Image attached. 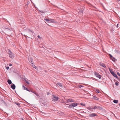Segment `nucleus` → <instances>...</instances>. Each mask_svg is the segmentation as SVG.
<instances>
[{
  "label": "nucleus",
  "instance_id": "nucleus-1",
  "mask_svg": "<svg viewBox=\"0 0 120 120\" xmlns=\"http://www.w3.org/2000/svg\"><path fill=\"white\" fill-rule=\"evenodd\" d=\"M26 31L27 33V35H31L32 36L34 34V32L33 31H32L29 29H27L26 30Z\"/></svg>",
  "mask_w": 120,
  "mask_h": 120
},
{
  "label": "nucleus",
  "instance_id": "nucleus-2",
  "mask_svg": "<svg viewBox=\"0 0 120 120\" xmlns=\"http://www.w3.org/2000/svg\"><path fill=\"white\" fill-rule=\"evenodd\" d=\"M8 54L10 57L13 59L15 56V54L9 49H8Z\"/></svg>",
  "mask_w": 120,
  "mask_h": 120
},
{
  "label": "nucleus",
  "instance_id": "nucleus-3",
  "mask_svg": "<svg viewBox=\"0 0 120 120\" xmlns=\"http://www.w3.org/2000/svg\"><path fill=\"white\" fill-rule=\"evenodd\" d=\"M78 104L77 103H74L71 104L68 106V108H73L77 105Z\"/></svg>",
  "mask_w": 120,
  "mask_h": 120
},
{
  "label": "nucleus",
  "instance_id": "nucleus-4",
  "mask_svg": "<svg viewBox=\"0 0 120 120\" xmlns=\"http://www.w3.org/2000/svg\"><path fill=\"white\" fill-rule=\"evenodd\" d=\"M74 102V100L72 99H68L66 100V101L63 102L65 104L66 103H68L70 102Z\"/></svg>",
  "mask_w": 120,
  "mask_h": 120
},
{
  "label": "nucleus",
  "instance_id": "nucleus-5",
  "mask_svg": "<svg viewBox=\"0 0 120 120\" xmlns=\"http://www.w3.org/2000/svg\"><path fill=\"white\" fill-rule=\"evenodd\" d=\"M94 75L95 76L99 79H100L101 78V75H100L98 73L95 72Z\"/></svg>",
  "mask_w": 120,
  "mask_h": 120
},
{
  "label": "nucleus",
  "instance_id": "nucleus-6",
  "mask_svg": "<svg viewBox=\"0 0 120 120\" xmlns=\"http://www.w3.org/2000/svg\"><path fill=\"white\" fill-rule=\"evenodd\" d=\"M39 101L41 102L45 106L47 105V103L46 102H45V100H43L42 99H40Z\"/></svg>",
  "mask_w": 120,
  "mask_h": 120
},
{
  "label": "nucleus",
  "instance_id": "nucleus-7",
  "mask_svg": "<svg viewBox=\"0 0 120 120\" xmlns=\"http://www.w3.org/2000/svg\"><path fill=\"white\" fill-rule=\"evenodd\" d=\"M93 109H99V110H101L102 109V108L100 106H94L93 108Z\"/></svg>",
  "mask_w": 120,
  "mask_h": 120
},
{
  "label": "nucleus",
  "instance_id": "nucleus-8",
  "mask_svg": "<svg viewBox=\"0 0 120 120\" xmlns=\"http://www.w3.org/2000/svg\"><path fill=\"white\" fill-rule=\"evenodd\" d=\"M52 98V100H54L55 101H57L59 98L58 97L54 96H53Z\"/></svg>",
  "mask_w": 120,
  "mask_h": 120
},
{
  "label": "nucleus",
  "instance_id": "nucleus-9",
  "mask_svg": "<svg viewBox=\"0 0 120 120\" xmlns=\"http://www.w3.org/2000/svg\"><path fill=\"white\" fill-rule=\"evenodd\" d=\"M49 20V23H56L57 22L54 19H50Z\"/></svg>",
  "mask_w": 120,
  "mask_h": 120
},
{
  "label": "nucleus",
  "instance_id": "nucleus-10",
  "mask_svg": "<svg viewBox=\"0 0 120 120\" xmlns=\"http://www.w3.org/2000/svg\"><path fill=\"white\" fill-rule=\"evenodd\" d=\"M89 116L90 117H94L96 116H97V115L96 114L93 113L91 114H90Z\"/></svg>",
  "mask_w": 120,
  "mask_h": 120
},
{
  "label": "nucleus",
  "instance_id": "nucleus-11",
  "mask_svg": "<svg viewBox=\"0 0 120 120\" xmlns=\"http://www.w3.org/2000/svg\"><path fill=\"white\" fill-rule=\"evenodd\" d=\"M11 88L13 89L14 90L15 89V85L13 84L12 83V85H11Z\"/></svg>",
  "mask_w": 120,
  "mask_h": 120
},
{
  "label": "nucleus",
  "instance_id": "nucleus-12",
  "mask_svg": "<svg viewBox=\"0 0 120 120\" xmlns=\"http://www.w3.org/2000/svg\"><path fill=\"white\" fill-rule=\"evenodd\" d=\"M99 64L101 66L103 67L104 68H105L106 67V66L105 65V64L103 63H100Z\"/></svg>",
  "mask_w": 120,
  "mask_h": 120
},
{
  "label": "nucleus",
  "instance_id": "nucleus-13",
  "mask_svg": "<svg viewBox=\"0 0 120 120\" xmlns=\"http://www.w3.org/2000/svg\"><path fill=\"white\" fill-rule=\"evenodd\" d=\"M56 85L57 86H60V87H63V86L62 85V84L61 83H58L56 84Z\"/></svg>",
  "mask_w": 120,
  "mask_h": 120
},
{
  "label": "nucleus",
  "instance_id": "nucleus-14",
  "mask_svg": "<svg viewBox=\"0 0 120 120\" xmlns=\"http://www.w3.org/2000/svg\"><path fill=\"white\" fill-rule=\"evenodd\" d=\"M111 59H112L113 61L114 62H115L116 60V59L114 57H113L112 58H111Z\"/></svg>",
  "mask_w": 120,
  "mask_h": 120
},
{
  "label": "nucleus",
  "instance_id": "nucleus-15",
  "mask_svg": "<svg viewBox=\"0 0 120 120\" xmlns=\"http://www.w3.org/2000/svg\"><path fill=\"white\" fill-rule=\"evenodd\" d=\"M33 93H34L36 96H39V95L36 93V92L35 91H34L33 92Z\"/></svg>",
  "mask_w": 120,
  "mask_h": 120
},
{
  "label": "nucleus",
  "instance_id": "nucleus-16",
  "mask_svg": "<svg viewBox=\"0 0 120 120\" xmlns=\"http://www.w3.org/2000/svg\"><path fill=\"white\" fill-rule=\"evenodd\" d=\"M7 82H8V83L9 84H11V83H12L11 81L9 79H8V81H7Z\"/></svg>",
  "mask_w": 120,
  "mask_h": 120
},
{
  "label": "nucleus",
  "instance_id": "nucleus-17",
  "mask_svg": "<svg viewBox=\"0 0 120 120\" xmlns=\"http://www.w3.org/2000/svg\"><path fill=\"white\" fill-rule=\"evenodd\" d=\"M113 73V74H112V75L114 76L115 77L117 78V76L116 74H115L114 73Z\"/></svg>",
  "mask_w": 120,
  "mask_h": 120
},
{
  "label": "nucleus",
  "instance_id": "nucleus-18",
  "mask_svg": "<svg viewBox=\"0 0 120 120\" xmlns=\"http://www.w3.org/2000/svg\"><path fill=\"white\" fill-rule=\"evenodd\" d=\"M113 102L115 103H116L118 102V101L117 100H114L113 101Z\"/></svg>",
  "mask_w": 120,
  "mask_h": 120
},
{
  "label": "nucleus",
  "instance_id": "nucleus-19",
  "mask_svg": "<svg viewBox=\"0 0 120 120\" xmlns=\"http://www.w3.org/2000/svg\"><path fill=\"white\" fill-rule=\"evenodd\" d=\"M50 19H44V20H46V21L48 22H49L50 20Z\"/></svg>",
  "mask_w": 120,
  "mask_h": 120
},
{
  "label": "nucleus",
  "instance_id": "nucleus-20",
  "mask_svg": "<svg viewBox=\"0 0 120 120\" xmlns=\"http://www.w3.org/2000/svg\"><path fill=\"white\" fill-rule=\"evenodd\" d=\"M119 83L118 82H116L115 83L116 85L117 86H118L119 85Z\"/></svg>",
  "mask_w": 120,
  "mask_h": 120
},
{
  "label": "nucleus",
  "instance_id": "nucleus-21",
  "mask_svg": "<svg viewBox=\"0 0 120 120\" xmlns=\"http://www.w3.org/2000/svg\"><path fill=\"white\" fill-rule=\"evenodd\" d=\"M84 86L82 85H79L78 86V87L79 88H81V87H83Z\"/></svg>",
  "mask_w": 120,
  "mask_h": 120
},
{
  "label": "nucleus",
  "instance_id": "nucleus-22",
  "mask_svg": "<svg viewBox=\"0 0 120 120\" xmlns=\"http://www.w3.org/2000/svg\"><path fill=\"white\" fill-rule=\"evenodd\" d=\"M109 55L110 57V58H111H111H112L113 57V56H112V55H111L110 54H109Z\"/></svg>",
  "mask_w": 120,
  "mask_h": 120
},
{
  "label": "nucleus",
  "instance_id": "nucleus-23",
  "mask_svg": "<svg viewBox=\"0 0 120 120\" xmlns=\"http://www.w3.org/2000/svg\"><path fill=\"white\" fill-rule=\"evenodd\" d=\"M29 61L30 62V61H32V60H33V59H32V58H30V60H29Z\"/></svg>",
  "mask_w": 120,
  "mask_h": 120
},
{
  "label": "nucleus",
  "instance_id": "nucleus-24",
  "mask_svg": "<svg viewBox=\"0 0 120 120\" xmlns=\"http://www.w3.org/2000/svg\"><path fill=\"white\" fill-rule=\"evenodd\" d=\"M15 104H16L17 105L19 106L20 105V104L19 103H15Z\"/></svg>",
  "mask_w": 120,
  "mask_h": 120
},
{
  "label": "nucleus",
  "instance_id": "nucleus-25",
  "mask_svg": "<svg viewBox=\"0 0 120 120\" xmlns=\"http://www.w3.org/2000/svg\"><path fill=\"white\" fill-rule=\"evenodd\" d=\"M22 87L24 88V90H25V89H26V88L23 85L22 86Z\"/></svg>",
  "mask_w": 120,
  "mask_h": 120
},
{
  "label": "nucleus",
  "instance_id": "nucleus-26",
  "mask_svg": "<svg viewBox=\"0 0 120 120\" xmlns=\"http://www.w3.org/2000/svg\"><path fill=\"white\" fill-rule=\"evenodd\" d=\"M110 70V72L112 74H112H113V73H114V72L113 71H111L110 70Z\"/></svg>",
  "mask_w": 120,
  "mask_h": 120
},
{
  "label": "nucleus",
  "instance_id": "nucleus-27",
  "mask_svg": "<svg viewBox=\"0 0 120 120\" xmlns=\"http://www.w3.org/2000/svg\"><path fill=\"white\" fill-rule=\"evenodd\" d=\"M38 38H40V39H41V38H42L39 35H38Z\"/></svg>",
  "mask_w": 120,
  "mask_h": 120
},
{
  "label": "nucleus",
  "instance_id": "nucleus-28",
  "mask_svg": "<svg viewBox=\"0 0 120 120\" xmlns=\"http://www.w3.org/2000/svg\"><path fill=\"white\" fill-rule=\"evenodd\" d=\"M6 69L7 70H8L9 69V67H7L6 68Z\"/></svg>",
  "mask_w": 120,
  "mask_h": 120
},
{
  "label": "nucleus",
  "instance_id": "nucleus-29",
  "mask_svg": "<svg viewBox=\"0 0 120 120\" xmlns=\"http://www.w3.org/2000/svg\"><path fill=\"white\" fill-rule=\"evenodd\" d=\"M96 91V92L97 93H99V90H97Z\"/></svg>",
  "mask_w": 120,
  "mask_h": 120
},
{
  "label": "nucleus",
  "instance_id": "nucleus-30",
  "mask_svg": "<svg viewBox=\"0 0 120 120\" xmlns=\"http://www.w3.org/2000/svg\"><path fill=\"white\" fill-rule=\"evenodd\" d=\"M30 63H31V64H33V62L32 61H30Z\"/></svg>",
  "mask_w": 120,
  "mask_h": 120
},
{
  "label": "nucleus",
  "instance_id": "nucleus-31",
  "mask_svg": "<svg viewBox=\"0 0 120 120\" xmlns=\"http://www.w3.org/2000/svg\"><path fill=\"white\" fill-rule=\"evenodd\" d=\"M117 75H119V76H120V73H119V72H117Z\"/></svg>",
  "mask_w": 120,
  "mask_h": 120
},
{
  "label": "nucleus",
  "instance_id": "nucleus-32",
  "mask_svg": "<svg viewBox=\"0 0 120 120\" xmlns=\"http://www.w3.org/2000/svg\"><path fill=\"white\" fill-rule=\"evenodd\" d=\"M25 37L26 38H27V37H28V38H29V37H28V36H26V35H24Z\"/></svg>",
  "mask_w": 120,
  "mask_h": 120
},
{
  "label": "nucleus",
  "instance_id": "nucleus-33",
  "mask_svg": "<svg viewBox=\"0 0 120 120\" xmlns=\"http://www.w3.org/2000/svg\"><path fill=\"white\" fill-rule=\"evenodd\" d=\"M26 82L28 84H29V82L28 81H26Z\"/></svg>",
  "mask_w": 120,
  "mask_h": 120
},
{
  "label": "nucleus",
  "instance_id": "nucleus-34",
  "mask_svg": "<svg viewBox=\"0 0 120 120\" xmlns=\"http://www.w3.org/2000/svg\"><path fill=\"white\" fill-rule=\"evenodd\" d=\"M33 67H34V68H36V66H35V65H33Z\"/></svg>",
  "mask_w": 120,
  "mask_h": 120
},
{
  "label": "nucleus",
  "instance_id": "nucleus-35",
  "mask_svg": "<svg viewBox=\"0 0 120 120\" xmlns=\"http://www.w3.org/2000/svg\"><path fill=\"white\" fill-rule=\"evenodd\" d=\"M25 90H26L28 91H29V90H28V89L27 88H26V89H25Z\"/></svg>",
  "mask_w": 120,
  "mask_h": 120
},
{
  "label": "nucleus",
  "instance_id": "nucleus-36",
  "mask_svg": "<svg viewBox=\"0 0 120 120\" xmlns=\"http://www.w3.org/2000/svg\"><path fill=\"white\" fill-rule=\"evenodd\" d=\"M9 66H12V64H9Z\"/></svg>",
  "mask_w": 120,
  "mask_h": 120
},
{
  "label": "nucleus",
  "instance_id": "nucleus-37",
  "mask_svg": "<svg viewBox=\"0 0 120 120\" xmlns=\"http://www.w3.org/2000/svg\"><path fill=\"white\" fill-rule=\"evenodd\" d=\"M39 11L40 12H41V13H43V11Z\"/></svg>",
  "mask_w": 120,
  "mask_h": 120
},
{
  "label": "nucleus",
  "instance_id": "nucleus-38",
  "mask_svg": "<svg viewBox=\"0 0 120 120\" xmlns=\"http://www.w3.org/2000/svg\"><path fill=\"white\" fill-rule=\"evenodd\" d=\"M33 91H33V90H31V92H32L33 93Z\"/></svg>",
  "mask_w": 120,
  "mask_h": 120
},
{
  "label": "nucleus",
  "instance_id": "nucleus-39",
  "mask_svg": "<svg viewBox=\"0 0 120 120\" xmlns=\"http://www.w3.org/2000/svg\"><path fill=\"white\" fill-rule=\"evenodd\" d=\"M28 91L29 92H31V90H29V91Z\"/></svg>",
  "mask_w": 120,
  "mask_h": 120
},
{
  "label": "nucleus",
  "instance_id": "nucleus-40",
  "mask_svg": "<svg viewBox=\"0 0 120 120\" xmlns=\"http://www.w3.org/2000/svg\"><path fill=\"white\" fill-rule=\"evenodd\" d=\"M118 24L117 25V27H118Z\"/></svg>",
  "mask_w": 120,
  "mask_h": 120
},
{
  "label": "nucleus",
  "instance_id": "nucleus-41",
  "mask_svg": "<svg viewBox=\"0 0 120 120\" xmlns=\"http://www.w3.org/2000/svg\"><path fill=\"white\" fill-rule=\"evenodd\" d=\"M22 120H24L23 119H22Z\"/></svg>",
  "mask_w": 120,
  "mask_h": 120
},
{
  "label": "nucleus",
  "instance_id": "nucleus-42",
  "mask_svg": "<svg viewBox=\"0 0 120 120\" xmlns=\"http://www.w3.org/2000/svg\"><path fill=\"white\" fill-rule=\"evenodd\" d=\"M66 105H68V104H66Z\"/></svg>",
  "mask_w": 120,
  "mask_h": 120
}]
</instances>
